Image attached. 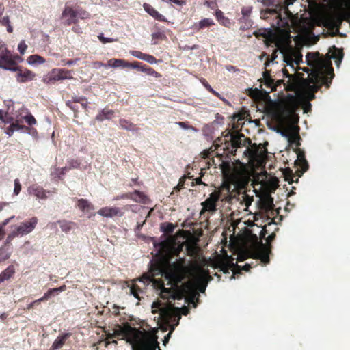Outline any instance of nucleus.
<instances>
[{
  "instance_id": "nucleus-40",
  "label": "nucleus",
  "mask_w": 350,
  "mask_h": 350,
  "mask_svg": "<svg viewBox=\"0 0 350 350\" xmlns=\"http://www.w3.org/2000/svg\"><path fill=\"white\" fill-rule=\"evenodd\" d=\"M160 316L164 320H169L172 316V311L170 309L167 308H160Z\"/></svg>"
},
{
  "instance_id": "nucleus-39",
  "label": "nucleus",
  "mask_w": 350,
  "mask_h": 350,
  "mask_svg": "<svg viewBox=\"0 0 350 350\" xmlns=\"http://www.w3.org/2000/svg\"><path fill=\"white\" fill-rule=\"evenodd\" d=\"M11 252L8 248L5 247H0V262L5 261L10 258Z\"/></svg>"
},
{
  "instance_id": "nucleus-35",
  "label": "nucleus",
  "mask_w": 350,
  "mask_h": 350,
  "mask_svg": "<svg viewBox=\"0 0 350 350\" xmlns=\"http://www.w3.org/2000/svg\"><path fill=\"white\" fill-rule=\"evenodd\" d=\"M175 229V225L170 222H164L161 224V230L167 234H172Z\"/></svg>"
},
{
  "instance_id": "nucleus-41",
  "label": "nucleus",
  "mask_w": 350,
  "mask_h": 350,
  "mask_svg": "<svg viewBox=\"0 0 350 350\" xmlns=\"http://www.w3.org/2000/svg\"><path fill=\"white\" fill-rule=\"evenodd\" d=\"M0 25L7 27V31L10 33L12 32V27L10 24L8 16H0Z\"/></svg>"
},
{
  "instance_id": "nucleus-19",
  "label": "nucleus",
  "mask_w": 350,
  "mask_h": 350,
  "mask_svg": "<svg viewBox=\"0 0 350 350\" xmlns=\"http://www.w3.org/2000/svg\"><path fill=\"white\" fill-rule=\"evenodd\" d=\"M98 214L105 217H122L124 215L118 207H103L98 210Z\"/></svg>"
},
{
  "instance_id": "nucleus-49",
  "label": "nucleus",
  "mask_w": 350,
  "mask_h": 350,
  "mask_svg": "<svg viewBox=\"0 0 350 350\" xmlns=\"http://www.w3.org/2000/svg\"><path fill=\"white\" fill-rule=\"evenodd\" d=\"M55 294V291H53V288L49 289L46 293L44 294V295L39 298L40 302L47 301L51 296H53Z\"/></svg>"
},
{
  "instance_id": "nucleus-15",
  "label": "nucleus",
  "mask_w": 350,
  "mask_h": 350,
  "mask_svg": "<svg viewBox=\"0 0 350 350\" xmlns=\"http://www.w3.org/2000/svg\"><path fill=\"white\" fill-rule=\"evenodd\" d=\"M77 14L76 10H74L70 5H66L60 17L62 23L66 25L77 23Z\"/></svg>"
},
{
  "instance_id": "nucleus-14",
  "label": "nucleus",
  "mask_w": 350,
  "mask_h": 350,
  "mask_svg": "<svg viewBox=\"0 0 350 350\" xmlns=\"http://www.w3.org/2000/svg\"><path fill=\"white\" fill-rule=\"evenodd\" d=\"M139 281V282H142L144 286L148 284L151 280L149 276H143L141 278L133 280L131 281V284L128 285L130 290V293L133 295L138 301L141 300V297L139 296L140 294L143 293V288L139 286L136 282ZM145 286H144V288Z\"/></svg>"
},
{
  "instance_id": "nucleus-6",
  "label": "nucleus",
  "mask_w": 350,
  "mask_h": 350,
  "mask_svg": "<svg viewBox=\"0 0 350 350\" xmlns=\"http://www.w3.org/2000/svg\"><path fill=\"white\" fill-rule=\"evenodd\" d=\"M255 36L264 44H290L291 42L289 33L279 27L260 29L255 32Z\"/></svg>"
},
{
  "instance_id": "nucleus-33",
  "label": "nucleus",
  "mask_w": 350,
  "mask_h": 350,
  "mask_svg": "<svg viewBox=\"0 0 350 350\" xmlns=\"http://www.w3.org/2000/svg\"><path fill=\"white\" fill-rule=\"evenodd\" d=\"M57 223L59 224L61 230L66 233L70 232L75 226L74 222L66 220L57 221Z\"/></svg>"
},
{
  "instance_id": "nucleus-37",
  "label": "nucleus",
  "mask_w": 350,
  "mask_h": 350,
  "mask_svg": "<svg viewBox=\"0 0 350 350\" xmlns=\"http://www.w3.org/2000/svg\"><path fill=\"white\" fill-rule=\"evenodd\" d=\"M27 62L29 64H40L44 63L45 59L40 55H33L27 58Z\"/></svg>"
},
{
  "instance_id": "nucleus-53",
  "label": "nucleus",
  "mask_w": 350,
  "mask_h": 350,
  "mask_svg": "<svg viewBox=\"0 0 350 350\" xmlns=\"http://www.w3.org/2000/svg\"><path fill=\"white\" fill-rule=\"evenodd\" d=\"M21 190V185L20 183V181L18 178L14 180V193L15 195H18Z\"/></svg>"
},
{
  "instance_id": "nucleus-4",
  "label": "nucleus",
  "mask_w": 350,
  "mask_h": 350,
  "mask_svg": "<svg viewBox=\"0 0 350 350\" xmlns=\"http://www.w3.org/2000/svg\"><path fill=\"white\" fill-rule=\"evenodd\" d=\"M155 246L158 247L159 254L167 259L178 256L185 246L186 247V255L193 257L198 253V247L196 245L191 243L185 244V242H178L174 237L166 238L155 245Z\"/></svg>"
},
{
  "instance_id": "nucleus-3",
  "label": "nucleus",
  "mask_w": 350,
  "mask_h": 350,
  "mask_svg": "<svg viewBox=\"0 0 350 350\" xmlns=\"http://www.w3.org/2000/svg\"><path fill=\"white\" fill-rule=\"evenodd\" d=\"M280 46L284 47L280 51L283 61L287 66H290L292 68L293 71L295 72V77L299 78L304 77V73L300 72V70H302L308 74L306 79H309L311 76L312 68L310 66L306 67L300 66V64L304 63L301 51L304 45ZM307 46H310V45Z\"/></svg>"
},
{
  "instance_id": "nucleus-52",
  "label": "nucleus",
  "mask_w": 350,
  "mask_h": 350,
  "mask_svg": "<svg viewBox=\"0 0 350 350\" xmlns=\"http://www.w3.org/2000/svg\"><path fill=\"white\" fill-rule=\"evenodd\" d=\"M144 60L147 62L149 64H155L157 62V59L154 56L148 55V54H145Z\"/></svg>"
},
{
  "instance_id": "nucleus-13",
  "label": "nucleus",
  "mask_w": 350,
  "mask_h": 350,
  "mask_svg": "<svg viewBox=\"0 0 350 350\" xmlns=\"http://www.w3.org/2000/svg\"><path fill=\"white\" fill-rule=\"evenodd\" d=\"M337 23H340L342 20L350 16V0H340L335 13Z\"/></svg>"
},
{
  "instance_id": "nucleus-18",
  "label": "nucleus",
  "mask_w": 350,
  "mask_h": 350,
  "mask_svg": "<svg viewBox=\"0 0 350 350\" xmlns=\"http://www.w3.org/2000/svg\"><path fill=\"white\" fill-rule=\"evenodd\" d=\"M274 6L275 8L265 10L261 14L263 18H267L269 14L275 15L277 18L276 25L280 26V23L282 21L281 11L284 12V6H280L278 4L275 5Z\"/></svg>"
},
{
  "instance_id": "nucleus-57",
  "label": "nucleus",
  "mask_w": 350,
  "mask_h": 350,
  "mask_svg": "<svg viewBox=\"0 0 350 350\" xmlns=\"http://www.w3.org/2000/svg\"><path fill=\"white\" fill-rule=\"evenodd\" d=\"M131 199L133 200V192H129L124 194H122L120 196H117L114 198L115 200H118L120 199Z\"/></svg>"
},
{
  "instance_id": "nucleus-51",
  "label": "nucleus",
  "mask_w": 350,
  "mask_h": 350,
  "mask_svg": "<svg viewBox=\"0 0 350 350\" xmlns=\"http://www.w3.org/2000/svg\"><path fill=\"white\" fill-rule=\"evenodd\" d=\"M69 166L67 167L68 170L71 169L78 168L80 166V163L75 159H72L68 162Z\"/></svg>"
},
{
  "instance_id": "nucleus-48",
  "label": "nucleus",
  "mask_w": 350,
  "mask_h": 350,
  "mask_svg": "<svg viewBox=\"0 0 350 350\" xmlns=\"http://www.w3.org/2000/svg\"><path fill=\"white\" fill-rule=\"evenodd\" d=\"M98 38L99 39V41L103 42V43H107V42H117L118 40L114 38H111V37H106V36H104V34L103 33H100V35L98 36Z\"/></svg>"
},
{
  "instance_id": "nucleus-56",
  "label": "nucleus",
  "mask_w": 350,
  "mask_h": 350,
  "mask_svg": "<svg viewBox=\"0 0 350 350\" xmlns=\"http://www.w3.org/2000/svg\"><path fill=\"white\" fill-rule=\"evenodd\" d=\"M130 53L133 56H134L138 59H142V60H144V56L146 54V53H143L142 52L139 51H130Z\"/></svg>"
},
{
  "instance_id": "nucleus-61",
  "label": "nucleus",
  "mask_w": 350,
  "mask_h": 350,
  "mask_svg": "<svg viewBox=\"0 0 350 350\" xmlns=\"http://www.w3.org/2000/svg\"><path fill=\"white\" fill-rule=\"evenodd\" d=\"M73 103H82V101H86L85 96H73L71 100Z\"/></svg>"
},
{
  "instance_id": "nucleus-47",
  "label": "nucleus",
  "mask_w": 350,
  "mask_h": 350,
  "mask_svg": "<svg viewBox=\"0 0 350 350\" xmlns=\"http://www.w3.org/2000/svg\"><path fill=\"white\" fill-rule=\"evenodd\" d=\"M265 80V85L271 89V91H275L276 90V85L275 83L274 79L272 78H269Z\"/></svg>"
},
{
  "instance_id": "nucleus-22",
  "label": "nucleus",
  "mask_w": 350,
  "mask_h": 350,
  "mask_svg": "<svg viewBox=\"0 0 350 350\" xmlns=\"http://www.w3.org/2000/svg\"><path fill=\"white\" fill-rule=\"evenodd\" d=\"M70 336L71 333L69 332L59 335L52 344L50 350H56L62 348L65 345L66 340Z\"/></svg>"
},
{
  "instance_id": "nucleus-16",
  "label": "nucleus",
  "mask_w": 350,
  "mask_h": 350,
  "mask_svg": "<svg viewBox=\"0 0 350 350\" xmlns=\"http://www.w3.org/2000/svg\"><path fill=\"white\" fill-rule=\"evenodd\" d=\"M208 274V271H206L205 275H200L196 280L195 284L191 282H187L184 284L183 286L188 291H193L194 287H197L199 291L204 293L206 286V275Z\"/></svg>"
},
{
  "instance_id": "nucleus-11",
  "label": "nucleus",
  "mask_w": 350,
  "mask_h": 350,
  "mask_svg": "<svg viewBox=\"0 0 350 350\" xmlns=\"http://www.w3.org/2000/svg\"><path fill=\"white\" fill-rule=\"evenodd\" d=\"M72 70L64 68H53L46 75L44 76L42 81L45 84H51L57 81L72 79Z\"/></svg>"
},
{
  "instance_id": "nucleus-17",
  "label": "nucleus",
  "mask_w": 350,
  "mask_h": 350,
  "mask_svg": "<svg viewBox=\"0 0 350 350\" xmlns=\"http://www.w3.org/2000/svg\"><path fill=\"white\" fill-rule=\"evenodd\" d=\"M295 165L299 167L295 172L298 177L301 176L308 170V163L303 152L299 151L297 153V159L295 161Z\"/></svg>"
},
{
  "instance_id": "nucleus-42",
  "label": "nucleus",
  "mask_w": 350,
  "mask_h": 350,
  "mask_svg": "<svg viewBox=\"0 0 350 350\" xmlns=\"http://www.w3.org/2000/svg\"><path fill=\"white\" fill-rule=\"evenodd\" d=\"M284 175L286 181H288L290 184L294 182V174L293 173L292 170H291L290 168H286L284 172Z\"/></svg>"
},
{
  "instance_id": "nucleus-26",
  "label": "nucleus",
  "mask_w": 350,
  "mask_h": 350,
  "mask_svg": "<svg viewBox=\"0 0 350 350\" xmlns=\"http://www.w3.org/2000/svg\"><path fill=\"white\" fill-rule=\"evenodd\" d=\"M114 115V111L104 108L96 116V120L98 122H103L105 120H110Z\"/></svg>"
},
{
  "instance_id": "nucleus-34",
  "label": "nucleus",
  "mask_w": 350,
  "mask_h": 350,
  "mask_svg": "<svg viewBox=\"0 0 350 350\" xmlns=\"http://www.w3.org/2000/svg\"><path fill=\"white\" fill-rule=\"evenodd\" d=\"M275 46H277L278 48L277 49H275L273 51V53L271 55V57L269 58H267L265 62V67L267 68V66H269L270 63L271 62H273L278 57V53L281 54L282 53H280V51L282 48H284L283 46H275Z\"/></svg>"
},
{
  "instance_id": "nucleus-36",
  "label": "nucleus",
  "mask_w": 350,
  "mask_h": 350,
  "mask_svg": "<svg viewBox=\"0 0 350 350\" xmlns=\"http://www.w3.org/2000/svg\"><path fill=\"white\" fill-rule=\"evenodd\" d=\"M142 72L146 73L148 75L152 76L155 78H160L161 77V75L157 72L155 70H154L152 68L146 66V64L144 65L142 70Z\"/></svg>"
},
{
  "instance_id": "nucleus-20",
  "label": "nucleus",
  "mask_w": 350,
  "mask_h": 350,
  "mask_svg": "<svg viewBox=\"0 0 350 350\" xmlns=\"http://www.w3.org/2000/svg\"><path fill=\"white\" fill-rule=\"evenodd\" d=\"M16 71H17L16 78L17 81L19 83L30 81L33 80L36 76L35 73L32 71L27 68L22 69L20 66H18V69Z\"/></svg>"
},
{
  "instance_id": "nucleus-10",
  "label": "nucleus",
  "mask_w": 350,
  "mask_h": 350,
  "mask_svg": "<svg viewBox=\"0 0 350 350\" xmlns=\"http://www.w3.org/2000/svg\"><path fill=\"white\" fill-rule=\"evenodd\" d=\"M38 224V219L36 217H31L29 221L21 222L8 235V239H12L18 236H24L31 232Z\"/></svg>"
},
{
  "instance_id": "nucleus-54",
  "label": "nucleus",
  "mask_w": 350,
  "mask_h": 350,
  "mask_svg": "<svg viewBox=\"0 0 350 350\" xmlns=\"http://www.w3.org/2000/svg\"><path fill=\"white\" fill-rule=\"evenodd\" d=\"M79 59L76 58L75 59H63L62 61V66H71L77 63Z\"/></svg>"
},
{
  "instance_id": "nucleus-32",
  "label": "nucleus",
  "mask_w": 350,
  "mask_h": 350,
  "mask_svg": "<svg viewBox=\"0 0 350 350\" xmlns=\"http://www.w3.org/2000/svg\"><path fill=\"white\" fill-rule=\"evenodd\" d=\"M77 206L82 211L93 209V206L86 199L83 198L78 200Z\"/></svg>"
},
{
  "instance_id": "nucleus-9",
  "label": "nucleus",
  "mask_w": 350,
  "mask_h": 350,
  "mask_svg": "<svg viewBox=\"0 0 350 350\" xmlns=\"http://www.w3.org/2000/svg\"><path fill=\"white\" fill-rule=\"evenodd\" d=\"M189 271L178 262L174 261L170 265L165 273V277L172 283L178 284L185 278Z\"/></svg>"
},
{
  "instance_id": "nucleus-38",
  "label": "nucleus",
  "mask_w": 350,
  "mask_h": 350,
  "mask_svg": "<svg viewBox=\"0 0 350 350\" xmlns=\"http://www.w3.org/2000/svg\"><path fill=\"white\" fill-rule=\"evenodd\" d=\"M213 25H214V22H213V19H211V18H204V19L201 20L198 23V25H196L195 27H196V28L200 29H202V28H204V27H210V26H211Z\"/></svg>"
},
{
  "instance_id": "nucleus-23",
  "label": "nucleus",
  "mask_w": 350,
  "mask_h": 350,
  "mask_svg": "<svg viewBox=\"0 0 350 350\" xmlns=\"http://www.w3.org/2000/svg\"><path fill=\"white\" fill-rule=\"evenodd\" d=\"M28 192L30 195L35 196L38 198L46 199V191L38 185H32L28 188Z\"/></svg>"
},
{
  "instance_id": "nucleus-62",
  "label": "nucleus",
  "mask_w": 350,
  "mask_h": 350,
  "mask_svg": "<svg viewBox=\"0 0 350 350\" xmlns=\"http://www.w3.org/2000/svg\"><path fill=\"white\" fill-rule=\"evenodd\" d=\"M200 82L202 83V84L204 85V87L208 91H212V88L211 86L209 85V83L207 82V81L204 79V78H202L200 79Z\"/></svg>"
},
{
  "instance_id": "nucleus-29",
  "label": "nucleus",
  "mask_w": 350,
  "mask_h": 350,
  "mask_svg": "<svg viewBox=\"0 0 350 350\" xmlns=\"http://www.w3.org/2000/svg\"><path fill=\"white\" fill-rule=\"evenodd\" d=\"M15 273V268L14 265L8 266L4 271L0 274V283L8 280L11 278Z\"/></svg>"
},
{
  "instance_id": "nucleus-30",
  "label": "nucleus",
  "mask_w": 350,
  "mask_h": 350,
  "mask_svg": "<svg viewBox=\"0 0 350 350\" xmlns=\"http://www.w3.org/2000/svg\"><path fill=\"white\" fill-rule=\"evenodd\" d=\"M127 62L122 59H111L107 62L108 67L126 68Z\"/></svg>"
},
{
  "instance_id": "nucleus-63",
  "label": "nucleus",
  "mask_w": 350,
  "mask_h": 350,
  "mask_svg": "<svg viewBox=\"0 0 350 350\" xmlns=\"http://www.w3.org/2000/svg\"><path fill=\"white\" fill-rule=\"evenodd\" d=\"M39 304H40L39 299L34 300L33 301L27 305V309L29 310L34 308V306L38 305Z\"/></svg>"
},
{
  "instance_id": "nucleus-21",
  "label": "nucleus",
  "mask_w": 350,
  "mask_h": 350,
  "mask_svg": "<svg viewBox=\"0 0 350 350\" xmlns=\"http://www.w3.org/2000/svg\"><path fill=\"white\" fill-rule=\"evenodd\" d=\"M282 135L288 138V142L291 144H295L297 147L301 145L300 136L299 135L298 131L296 133H293L291 130H284L282 131Z\"/></svg>"
},
{
  "instance_id": "nucleus-58",
  "label": "nucleus",
  "mask_w": 350,
  "mask_h": 350,
  "mask_svg": "<svg viewBox=\"0 0 350 350\" xmlns=\"http://www.w3.org/2000/svg\"><path fill=\"white\" fill-rule=\"evenodd\" d=\"M176 261L178 262L180 265H183V267L189 271V267L187 266V260L185 256L176 259Z\"/></svg>"
},
{
  "instance_id": "nucleus-43",
  "label": "nucleus",
  "mask_w": 350,
  "mask_h": 350,
  "mask_svg": "<svg viewBox=\"0 0 350 350\" xmlns=\"http://www.w3.org/2000/svg\"><path fill=\"white\" fill-rule=\"evenodd\" d=\"M296 0H285V5L284 6V13L286 14L287 18H291L293 16V14L288 9V6L293 4V3Z\"/></svg>"
},
{
  "instance_id": "nucleus-45",
  "label": "nucleus",
  "mask_w": 350,
  "mask_h": 350,
  "mask_svg": "<svg viewBox=\"0 0 350 350\" xmlns=\"http://www.w3.org/2000/svg\"><path fill=\"white\" fill-rule=\"evenodd\" d=\"M76 12L77 13V20L79 18L87 19V18H90V14L85 10L79 9V10H76Z\"/></svg>"
},
{
  "instance_id": "nucleus-64",
  "label": "nucleus",
  "mask_w": 350,
  "mask_h": 350,
  "mask_svg": "<svg viewBox=\"0 0 350 350\" xmlns=\"http://www.w3.org/2000/svg\"><path fill=\"white\" fill-rule=\"evenodd\" d=\"M72 100H68L66 103V106H68L70 109H72L75 113H77V109L75 107V105H72Z\"/></svg>"
},
{
  "instance_id": "nucleus-28",
  "label": "nucleus",
  "mask_w": 350,
  "mask_h": 350,
  "mask_svg": "<svg viewBox=\"0 0 350 350\" xmlns=\"http://www.w3.org/2000/svg\"><path fill=\"white\" fill-rule=\"evenodd\" d=\"M133 200L136 202L146 204L149 202L150 199L143 192L135 190L133 192Z\"/></svg>"
},
{
  "instance_id": "nucleus-31",
  "label": "nucleus",
  "mask_w": 350,
  "mask_h": 350,
  "mask_svg": "<svg viewBox=\"0 0 350 350\" xmlns=\"http://www.w3.org/2000/svg\"><path fill=\"white\" fill-rule=\"evenodd\" d=\"M215 16L221 25H222L225 27L230 26V20L224 16L223 12H221L219 10H216Z\"/></svg>"
},
{
  "instance_id": "nucleus-8",
  "label": "nucleus",
  "mask_w": 350,
  "mask_h": 350,
  "mask_svg": "<svg viewBox=\"0 0 350 350\" xmlns=\"http://www.w3.org/2000/svg\"><path fill=\"white\" fill-rule=\"evenodd\" d=\"M5 45H1L0 50V68L12 71H16L18 69L17 62L22 61L21 57L18 55H12L7 49H3Z\"/></svg>"
},
{
  "instance_id": "nucleus-24",
  "label": "nucleus",
  "mask_w": 350,
  "mask_h": 350,
  "mask_svg": "<svg viewBox=\"0 0 350 350\" xmlns=\"http://www.w3.org/2000/svg\"><path fill=\"white\" fill-rule=\"evenodd\" d=\"M144 10L148 13L151 16H152L156 20L159 21H166V18L164 16L159 13L152 5L148 3H144L143 5Z\"/></svg>"
},
{
  "instance_id": "nucleus-50",
  "label": "nucleus",
  "mask_w": 350,
  "mask_h": 350,
  "mask_svg": "<svg viewBox=\"0 0 350 350\" xmlns=\"http://www.w3.org/2000/svg\"><path fill=\"white\" fill-rule=\"evenodd\" d=\"M23 129H26V126H23V125H21L18 121L16 122L12 123L9 126V129L11 130L12 133H13L14 131H18V130Z\"/></svg>"
},
{
  "instance_id": "nucleus-55",
  "label": "nucleus",
  "mask_w": 350,
  "mask_h": 350,
  "mask_svg": "<svg viewBox=\"0 0 350 350\" xmlns=\"http://www.w3.org/2000/svg\"><path fill=\"white\" fill-rule=\"evenodd\" d=\"M24 118L29 125H33L36 123L35 118L31 114L25 116Z\"/></svg>"
},
{
  "instance_id": "nucleus-5",
  "label": "nucleus",
  "mask_w": 350,
  "mask_h": 350,
  "mask_svg": "<svg viewBox=\"0 0 350 350\" xmlns=\"http://www.w3.org/2000/svg\"><path fill=\"white\" fill-rule=\"evenodd\" d=\"M245 148L243 152L245 157L254 159L258 157L259 146L256 143L252 144L251 139L245 137L243 133L231 134L230 141L226 142L224 150L232 155H236L238 148Z\"/></svg>"
},
{
  "instance_id": "nucleus-12",
  "label": "nucleus",
  "mask_w": 350,
  "mask_h": 350,
  "mask_svg": "<svg viewBox=\"0 0 350 350\" xmlns=\"http://www.w3.org/2000/svg\"><path fill=\"white\" fill-rule=\"evenodd\" d=\"M231 185L229 183H224L218 190L212 192L208 199L217 202L221 198L222 200L229 201L232 198L230 193Z\"/></svg>"
},
{
  "instance_id": "nucleus-44",
  "label": "nucleus",
  "mask_w": 350,
  "mask_h": 350,
  "mask_svg": "<svg viewBox=\"0 0 350 350\" xmlns=\"http://www.w3.org/2000/svg\"><path fill=\"white\" fill-rule=\"evenodd\" d=\"M219 165L222 172L224 174L228 173L231 170V165L229 161H222Z\"/></svg>"
},
{
  "instance_id": "nucleus-1",
  "label": "nucleus",
  "mask_w": 350,
  "mask_h": 350,
  "mask_svg": "<svg viewBox=\"0 0 350 350\" xmlns=\"http://www.w3.org/2000/svg\"><path fill=\"white\" fill-rule=\"evenodd\" d=\"M343 57V49L336 48L335 45L329 49L326 56L320 54L319 52L308 53L306 55V62L312 68L309 79L296 77L295 73L289 74L288 71L284 68L283 74L288 78L287 83H284L285 89L286 91L294 92V94H288L282 101L281 110L283 115L291 116L297 109V95H301L310 101L315 98V93L323 85L329 88L334 77L331 59H333L336 66L339 67Z\"/></svg>"
},
{
  "instance_id": "nucleus-46",
  "label": "nucleus",
  "mask_w": 350,
  "mask_h": 350,
  "mask_svg": "<svg viewBox=\"0 0 350 350\" xmlns=\"http://www.w3.org/2000/svg\"><path fill=\"white\" fill-rule=\"evenodd\" d=\"M144 65V64H142V62H136V61L133 62H127L126 68H135V69L142 70Z\"/></svg>"
},
{
  "instance_id": "nucleus-2",
  "label": "nucleus",
  "mask_w": 350,
  "mask_h": 350,
  "mask_svg": "<svg viewBox=\"0 0 350 350\" xmlns=\"http://www.w3.org/2000/svg\"><path fill=\"white\" fill-rule=\"evenodd\" d=\"M108 338L125 340L131 345L133 350H155L157 345V337L155 334L142 327H133L128 322L118 325L113 334Z\"/></svg>"
},
{
  "instance_id": "nucleus-59",
  "label": "nucleus",
  "mask_w": 350,
  "mask_h": 350,
  "mask_svg": "<svg viewBox=\"0 0 350 350\" xmlns=\"http://www.w3.org/2000/svg\"><path fill=\"white\" fill-rule=\"evenodd\" d=\"M218 267H219L220 271H223L224 273H228L229 266L227 263L220 262Z\"/></svg>"
},
{
  "instance_id": "nucleus-27",
  "label": "nucleus",
  "mask_w": 350,
  "mask_h": 350,
  "mask_svg": "<svg viewBox=\"0 0 350 350\" xmlns=\"http://www.w3.org/2000/svg\"><path fill=\"white\" fill-rule=\"evenodd\" d=\"M119 126L122 129H124L130 131H138L139 128L136 126V124H133L131 121L124 119L120 118L119 120Z\"/></svg>"
},
{
  "instance_id": "nucleus-7",
  "label": "nucleus",
  "mask_w": 350,
  "mask_h": 350,
  "mask_svg": "<svg viewBox=\"0 0 350 350\" xmlns=\"http://www.w3.org/2000/svg\"><path fill=\"white\" fill-rule=\"evenodd\" d=\"M275 238V234L272 233L267 238L268 245L261 243L260 246H256L251 252V257L254 259L260 260L262 263L267 265L269 263V254L271 253L270 243Z\"/></svg>"
},
{
  "instance_id": "nucleus-60",
  "label": "nucleus",
  "mask_w": 350,
  "mask_h": 350,
  "mask_svg": "<svg viewBox=\"0 0 350 350\" xmlns=\"http://www.w3.org/2000/svg\"><path fill=\"white\" fill-rule=\"evenodd\" d=\"M260 2L265 6H273L277 5L275 0H261Z\"/></svg>"
},
{
  "instance_id": "nucleus-25",
  "label": "nucleus",
  "mask_w": 350,
  "mask_h": 350,
  "mask_svg": "<svg viewBox=\"0 0 350 350\" xmlns=\"http://www.w3.org/2000/svg\"><path fill=\"white\" fill-rule=\"evenodd\" d=\"M202 208L200 211V215H202L205 212L215 213L217 211V204L209 199L201 203Z\"/></svg>"
}]
</instances>
